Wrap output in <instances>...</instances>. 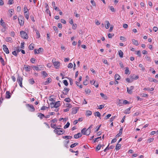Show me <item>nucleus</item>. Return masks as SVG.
Returning a JSON list of instances; mask_svg holds the SVG:
<instances>
[{"mask_svg":"<svg viewBox=\"0 0 158 158\" xmlns=\"http://www.w3.org/2000/svg\"><path fill=\"white\" fill-rule=\"evenodd\" d=\"M38 53L39 54L40 52H42L43 51V49L42 48H40L37 50Z\"/></svg>","mask_w":158,"mask_h":158,"instance_id":"obj_38","label":"nucleus"},{"mask_svg":"<svg viewBox=\"0 0 158 158\" xmlns=\"http://www.w3.org/2000/svg\"><path fill=\"white\" fill-rule=\"evenodd\" d=\"M32 67L34 70L38 71L43 70L44 66V65H37L36 66H32Z\"/></svg>","mask_w":158,"mask_h":158,"instance_id":"obj_2","label":"nucleus"},{"mask_svg":"<svg viewBox=\"0 0 158 158\" xmlns=\"http://www.w3.org/2000/svg\"><path fill=\"white\" fill-rule=\"evenodd\" d=\"M20 34L22 38L24 39H28V35L26 33L23 31H21L20 32Z\"/></svg>","mask_w":158,"mask_h":158,"instance_id":"obj_5","label":"nucleus"},{"mask_svg":"<svg viewBox=\"0 0 158 158\" xmlns=\"http://www.w3.org/2000/svg\"><path fill=\"white\" fill-rule=\"evenodd\" d=\"M63 83L64 85L66 86H67L68 85V83L66 80H64L63 81Z\"/></svg>","mask_w":158,"mask_h":158,"instance_id":"obj_47","label":"nucleus"},{"mask_svg":"<svg viewBox=\"0 0 158 158\" xmlns=\"http://www.w3.org/2000/svg\"><path fill=\"white\" fill-rule=\"evenodd\" d=\"M26 105L27 109L29 111L31 112H34L35 111V107L32 105L27 104Z\"/></svg>","mask_w":158,"mask_h":158,"instance_id":"obj_3","label":"nucleus"},{"mask_svg":"<svg viewBox=\"0 0 158 158\" xmlns=\"http://www.w3.org/2000/svg\"><path fill=\"white\" fill-rule=\"evenodd\" d=\"M0 24L3 27H6L5 24L2 19H1L0 21Z\"/></svg>","mask_w":158,"mask_h":158,"instance_id":"obj_21","label":"nucleus"},{"mask_svg":"<svg viewBox=\"0 0 158 158\" xmlns=\"http://www.w3.org/2000/svg\"><path fill=\"white\" fill-rule=\"evenodd\" d=\"M38 116L41 119H42L43 117H45V115L44 114L41 113H38Z\"/></svg>","mask_w":158,"mask_h":158,"instance_id":"obj_20","label":"nucleus"},{"mask_svg":"<svg viewBox=\"0 0 158 158\" xmlns=\"http://www.w3.org/2000/svg\"><path fill=\"white\" fill-rule=\"evenodd\" d=\"M14 10L13 9H10L8 11L10 14V17H11L12 15V13L13 12Z\"/></svg>","mask_w":158,"mask_h":158,"instance_id":"obj_30","label":"nucleus"},{"mask_svg":"<svg viewBox=\"0 0 158 158\" xmlns=\"http://www.w3.org/2000/svg\"><path fill=\"white\" fill-rule=\"evenodd\" d=\"M93 85L96 87H98V82H96L95 81H94Z\"/></svg>","mask_w":158,"mask_h":158,"instance_id":"obj_51","label":"nucleus"},{"mask_svg":"<svg viewBox=\"0 0 158 158\" xmlns=\"http://www.w3.org/2000/svg\"><path fill=\"white\" fill-rule=\"evenodd\" d=\"M17 53L16 51H15L12 52V54L16 56H17Z\"/></svg>","mask_w":158,"mask_h":158,"instance_id":"obj_55","label":"nucleus"},{"mask_svg":"<svg viewBox=\"0 0 158 158\" xmlns=\"http://www.w3.org/2000/svg\"><path fill=\"white\" fill-rule=\"evenodd\" d=\"M101 147H102V146H101L100 144H98L96 148V151H98L99 150Z\"/></svg>","mask_w":158,"mask_h":158,"instance_id":"obj_33","label":"nucleus"},{"mask_svg":"<svg viewBox=\"0 0 158 158\" xmlns=\"http://www.w3.org/2000/svg\"><path fill=\"white\" fill-rule=\"evenodd\" d=\"M132 42L133 44L135 45L138 46L139 45L138 42L134 39H132Z\"/></svg>","mask_w":158,"mask_h":158,"instance_id":"obj_17","label":"nucleus"},{"mask_svg":"<svg viewBox=\"0 0 158 158\" xmlns=\"http://www.w3.org/2000/svg\"><path fill=\"white\" fill-rule=\"evenodd\" d=\"M154 139V138H151L149 139L148 140V141L149 143H150V142H152V141H153Z\"/></svg>","mask_w":158,"mask_h":158,"instance_id":"obj_63","label":"nucleus"},{"mask_svg":"<svg viewBox=\"0 0 158 158\" xmlns=\"http://www.w3.org/2000/svg\"><path fill=\"white\" fill-rule=\"evenodd\" d=\"M57 118H55L51 120L50 121V122L51 123H54L56 122H57Z\"/></svg>","mask_w":158,"mask_h":158,"instance_id":"obj_46","label":"nucleus"},{"mask_svg":"<svg viewBox=\"0 0 158 158\" xmlns=\"http://www.w3.org/2000/svg\"><path fill=\"white\" fill-rule=\"evenodd\" d=\"M35 59L34 58H31L30 60L31 62L32 63H34V62H35Z\"/></svg>","mask_w":158,"mask_h":158,"instance_id":"obj_64","label":"nucleus"},{"mask_svg":"<svg viewBox=\"0 0 158 158\" xmlns=\"http://www.w3.org/2000/svg\"><path fill=\"white\" fill-rule=\"evenodd\" d=\"M15 34L14 31H12L10 32V35L11 36L14 37V36L15 35Z\"/></svg>","mask_w":158,"mask_h":158,"instance_id":"obj_62","label":"nucleus"},{"mask_svg":"<svg viewBox=\"0 0 158 158\" xmlns=\"http://www.w3.org/2000/svg\"><path fill=\"white\" fill-rule=\"evenodd\" d=\"M70 125V123L69 122H68L64 126V128L66 129L68 128Z\"/></svg>","mask_w":158,"mask_h":158,"instance_id":"obj_42","label":"nucleus"},{"mask_svg":"<svg viewBox=\"0 0 158 158\" xmlns=\"http://www.w3.org/2000/svg\"><path fill=\"white\" fill-rule=\"evenodd\" d=\"M130 77L131 79L134 80H137L139 78V76L138 75H135V74L130 75Z\"/></svg>","mask_w":158,"mask_h":158,"instance_id":"obj_9","label":"nucleus"},{"mask_svg":"<svg viewBox=\"0 0 158 158\" xmlns=\"http://www.w3.org/2000/svg\"><path fill=\"white\" fill-rule=\"evenodd\" d=\"M3 49L4 51L7 54L9 53V50L8 48H7L5 44H3L2 45Z\"/></svg>","mask_w":158,"mask_h":158,"instance_id":"obj_7","label":"nucleus"},{"mask_svg":"<svg viewBox=\"0 0 158 158\" xmlns=\"http://www.w3.org/2000/svg\"><path fill=\"white\" fill-rule=\"evenodd\" d=\"M92 114V112L91 111L88 110L86 111V113L85 114V115L86 116H89L91 115Z\"/></svg>","mask_w":158,"mask_h":158,"instance_id":"obj_19","label":"nucleus"},{"mask_svg":"<svg viewBox=\"0 0 158 158\" xmlns=\"http://www.w3.org/2000/svg\"><path fill=\"white\" fill-rule=\"evenodd\" d=\"M78 145V143H74L71 144L70 146V147L71 148H73L74 147L76 146L77 145Z\"/></svg>","mask_w":158,"mask_h":158,"instance_id":"obj_34","label":"nucleus"},{"mask_svg":"<svg viewBox=\"0 0 158 158\" xmlns=\"http://www.w3.org/2000/svg\"><path fill=\"white\" fill-rule=\"evenodd\" d=\"M111 114H109L105 116V118L106 119H108L111 116Z\"/></svg>","mask_w":158,"mask_h":158,"instance_id":"obj_60","label":"nucleus"},{"mask_svg":"<svg viewBox=\"0 0 158 158\" xmlns=\"http://www.w3.org/2000/svg\"><path fill=\"white\" fill-rule=\"evenodd\" d=\"M131 107H130L125 110L124 113L125 114H129L130 113V109Z\"/></svg>","mask_w":158,"mask_h":158,"instance_id":"obj_18","label":"nucleus"},{"mask_svg":"<svg viewBox=\"0 0 158 158\" xmlns=\"http://www.w3.org/2000/svg\"><path fill=\"white\" fill-rule=\"evenodd\" d=\"M105 23L106 24L105 26V27L106 29H107L109 28V22L108 21H105Z\"/></svg>","mask_w":158,"mask_h":158,"instance_id":"obj_24","label":"nucleus"},{"mask_svg":"<svg viewBox=\"0 0 158 158\" xmlns=\"http://www.w3.org/2000/svg\"><path fill=\"white\" fill-rule=\"evenodd\" d=\"M125 73L126 74H129L130 73L129 69L127 67L126 68V69L125 70Z\"/></svg>","mask_w":158,"mask_h":158,"instance_id":"obj_26","label":"nucleus"},{"mask_svg":"<svg viewBox=\"0 0 158 158\" xmlns=\"http://www.w3.org/2000/svg\"><path fill=\"white\" fill-rule=\"evenodd\" d=\"M121 145L119 143H117L115 149L117 151L119 150L121 148Z\"/></svg>","mask_w":158,"mask_h":158,"instance_id":"obj_22","label":"nucleus"},{"mask_svg":"<svg viewBox=\"0 0 158 158\" xmlns=\"http://www.w3.org/2000/svg\"><path fill=\"white\" fill-rule=\"evenodd\" d=\"M98 139H100V140H101L102 139H101V137L100 136V137H97V138L94 139V143H96V142L98 141H97V140Z\"/></svg>","mask_w":158,"mask_h":158,"instance_id":"obj_49","label":"nucleus"},{"mask_svg":"<svg viewBox=\"0 0 158 158\" xmlns=\"http://www.w3.org/2000/svg\"><path fill=\"white\" fill-rule=\"evenodd\" d=\"M56 124H54L52 123H51V127L53 128V129H56Z\"/></svg>","mask_w":158,"mask_h":158,"instance_id":"obj_44","label":"nucleus"},{"mask_svg":"<svg viewBox=\"0 0 158 158\" xmlns=\"http://www.w3.org/2000/svg\"><path fill=\"white\" fill-rule=\"evenodd\" d=\"M109 8H110V10L111 11L113 12H115V11L114 10V7L113 6H109Z\"/></svg>","mask_w":158,"mask_h":158,"instance_id":"obj_43","label":"nucleus"},{"mask_svg":"<svg viewBox=\"0 0 158 158\" xmlns=\"http://www.w3.org/2000/svg\"><path fill=\"white\" fill-rule=\"evenodd\" d=\"M94 115L95 116H97L98 117H100L101 116V114L99 112H96L95 113Z\"/></svg>","mask_w":158,"mask_h":158,"instance_id":"obj_40","label":"nucleus"},{"mask_svg":"<svg viewBox=\"0 0 158 158\" xmlns=\"http://www.w3.org/2000/svg\"><path fill=\"white\" fill-rule=\"evenodd\" d=\"M53 132L56 134L60 135L64 134L65 131L62 128H58L57 127H56V129L53 130Z\"/></svg>","mask_w":158,"mask_h":158,"instance_id":"obj_1","label":"nucleus"},{"mask_svg":"<svg viewBox=\"0 0 158 158\" xmlns=\"http://www.w3.org/2000/svg\"><path fill=\"white\" fill-rule=\"evenodd\" d=\"M23 80V79L19 75L17 77V81L19 84V86L22 88L23 87V86L22 85Z\"/></svg>","mask_w":158,"mask_h":158,"instance_id":"obj_4","label":"nucleus"},{"mask_svg":"<svg viewBox=\"0 0 158 158\" xmlns=\"http://www.w3.org/2000/svg\"><path fill=\"white\" fill-rule=\"evenodd\" d=\"M10 93L9 91H7L6 92V98L7 99L10 98Z\"/></svg>","mask_w":158,"mask_h":158,"instance_id":"obj_14","label":"nucleus"},{"mask_svg":"<svg viewBox=\"0 0 158 158\" xmlns=\"http://www.w3.org/2000/svg\"><path fill=\"white\" fill-rule=\"evenodd\" d=\"M82 136V134L80 133H78L77 134H75L74 135V137L75 139H78L79 138L81 137Z\"/></svg>","mask_w":158,"mask_h":158,"instance_id":"obj_13","label":"nucleus"},{"mask_svg":"<svg viewBox=\"0 0 158 158\" xmlns=\"http://www.w3.org/2000/svg\"><path fill=\"white\" fill-rule=\"evenodd\" d=\"M90 2L92 5L94 6H96V3L95 1L94 0H91Z\"/></svg>","mask_w":158,"mask_h":158,"instance_id":"obj_59","label":"nucleus"},{"mask_svg":"<svg viewBox=\"0 0 158 158\" xmlns=\"http://www.w3.org/2000/svg\"><path fill=\"white\" fill-rule=\"evenodd\" d=\"M52 6L54 7V9L55 10H58V8L55 6V2H53L52 3Z\"/></svg>","mask_w":158,"mask_h":158,"instance_id":"obj_36","label":"nucleus"},{"mask_svg":"<svg viewBox=\"0 0 158 158\" xmlns=\"http://www.w3.org/2000/svg\"><path fill=\"white\" fill-rule=\"evenodd\" d=\"M34 44H31L29 46V48L30 50H33L34 47Z\"/></svg>","mask_w":158,"mask_h":158,"instance_id":"obj_32","label":"nucleus"},{"mask_svg":"<svg viewBox=\"0 0 158 158\" xmlns=\"http://www.w3.org/2000/svg\"><path fill=\"white\" fill-rule=\"evenodd\" d=\"M86 131L87 135H89L90 134L91 132V130L90 129V128H88L87 130L86 129Z\"/></svg>","mask_w":158,"mask_h":158,"instance_id":"obj_35","label":"nucleus"},{"mask_svg":"<svg viewBox=\"0 0 158 158\" xmlns=\"http://www.w3.org/2000/svg\"><path fill=\"white\" fill-rule=\"evenodd\" d=\"M73 64L72 63H69L68 66V68H71L73 67Z\"/></svg>","mask_w":158,"mask_h":158,"instance_id":"obj_58","label":"nucleus"},{"mask_svg":"<svg viewBox=\"0 0 158 158\" xmlns=\"http://www.w3.org/2000/svg\"><path fill=\"white\" fill-rule=\"evenodd\" d=\"M24 69L27 72L30 71L31 70V67L29 65H24Z\"/></svg>","mask_w":158,"mask_h":158,"instance_id":"obj_12","label":"nucleus"},{"mask_svg":"<svg viewBox=\"0 0 158 158\" xmlns=\"http://www.w3.org/2000/svg\"><path fill=\"white\" fill-rule=\"evenodd\" d=\"M0 60L1 62V63L2 64V65H4L5 64H4V60L1 56H0Z\"/></svg>","mask_w":158,"mask_h":158,"instance_id":"obj_39","label":"nucleus"},{"mask_svg":"<svg viewBox=\"0 0 158 158\" xmlns=\"http://www.w3.org/2000/svg\"><path fill=\"white\" fill-rule=\"evenodd\" d=\"M70 100H71L69 98H66L64 99V101L68 102H70Z\"/></svg>","mask_w":158,"mask_h":158,"instance_id":"obj_52","label":"nucleus"},{"mask_svg":"<svg viewBox=\"0 0 158 158\" xmlns=\"http://www.w3.org/2000/svg\"><path fill=\"white\" fill-rule=\"evenodd\" d=\"M127 92L129 94H131L132 93V90L129 89V88L127 87Z\"/></svg>","mask_w":158,"mask_h":158,"instance_id":"obj_50","label":"nucleus"},{"mask_svg":"<svg viewBox=\"0 0 158 158\" xmlns=\"http://www.w3.org/2000/svg\"><path fill=\"white\" fill-rule=\"evenodd\" d=\"M6 41L8 42L12 43V40L10 37H7L5 39Z\"/></svg>","mask_w":158,"mask_h":158,"instance_id":"obj_15","label":"nucleus"},{"mask_svg":"<svg viewBox=\"0 0 158 158\" xmlns=\"http://www.w3.org/2000/svg\"><path fill=\"white\" fill-rule=\"evenodd\" d=\"M69 90V88H65L62 92V93L64 95H67L68 94Z\"/></svg>","mask_w":158,"mask_h":158,"instance_id":"obj_8","label":"nucleus"},{"mask_svg":"<svg viewBox=\"0 0 158 158\" xmlns=\"http://www.w3.org/2000/svg\"><path fill=\"white\" fill-rule=\"evenodd\" d=\"M66 106L67 107H68L69 108H71L72 107V105L69 103H67L66 104Z\"/></svg>","mask_w":158,"mask_h":158,"instance_id":"obj_53","label":"nucleus"},{"mask_svg":"<svg viewBox=\"0 0 158 158\" xmlns=\"http://www.w3.org/2000/svg\"><path fill=\"white\" fill-rule=\"evenodd\" d=\"M41 74L44 77H47L48 75V73L45 71H42L41 72Z\"/></svg>","mask_w":158,"mask_h":158,"instance_id":"obj_25","label":"nucleus"},{"mask_svg":"<svg viewBox=\"0 0 158 158\" xmlns=\"http://www.w3.org/2000/svg\"><path fill=\"white\" fill-rule=\"evenodd\" d=\"M60 102L59 101L56 102L54 103V105L53 106H54V107L56 108L59 107L60 105Z\"/></svg>","mask_w":158,"mask_h":158,"instance_id":"obj_16","label":"nucleus"},{"mask_svg":"<svg viewBox=\"0 0 158 158\" xmlns=\"http://www.w3.org/2000/svg\"><path fill=\"white\" fill-rule=\"evenodd\" d=\"M18 19V20H23V17L22 15H20L19 16Z\"/></svg>","mask_w":158,"mask_h":158,"instance_id":"obj_48","label":"nucleus"},{"mask_svg":"<svg viewBox=\"0 0 158 158\" xmlns=\"http://www.w3.org/2000/svg\"><path fill=\"white\" fill-rule=\"evenodd\" d=\"M101 125L98 126H97L95 128V129H96V132H97V131H98L99 130V129H100V127L101 126Z\"/></svg>","mask_w":158,"mask_h":158,"instance_id":"obj_56","label":"nucleus"},{"mask_svg":"<svg viewBox=\"0 0 158 158\" xmlns=\"http://www.w3.org/2000/svg\"><path fill=\"white\" fill-rule=\"evenodd\" d=\"M29 83L31 85L35 83V81L33 78L30 79L28 80Z\"/></svg>","mask_w":158,"mask_h":158,"instance_id":"obj_27","label":"nucleus"},{"mask_svg":"<svg viewBox=\"0 0 158 158\" xmlns=\"http://www.w3.org/2000/svg\"><path fill=\"white\" fill-rule=\"evenodd\" d=\"M114 35V34H112L110 33H109L108 35V37L109 38H112V37Z\"/></svg>","mask_w":158,"mask_h":158,"instance_id":"obj_61","label":"nucleus"},{"mask_svg":"<svg viewBox=\"0 0 158 158\" xmlns=\"http://www.w3.org/2000/svg\"><path fill=\"white\" fill-rule=\"evenodd\" d=\"M116 117V116H113L112 117H111L110 118V122H112L114 120V119Z\"/></svg>","mask_w":158,"mask_h":158,"instance_id":"obj_45","label":"nucleus"},{"mask_svg":"<svg viewBox=\"0 0 158 158\" xmlns=\"http://www.w3.org/2000/svg\"><path fill=\"white\" fill-rule=\"evenodd\" d=\"M81 132L84 135H86V128H83L81 131Z\"/></svg>","mask_w":158,"mask_h":158,"instance_id":"obj_31","label":"nucleus"},{"mask_svg":"<svg viewBox=\"0 0 158 158\" xmlns=\"http://www.w3.org/2000/svg\"><path fill=\"white\" fill-rule=\"evenodd\" d=\"M154 88L153 87L151 88H144L143 89L144 90H148L150 91H152L154 90Z\"/></svg>","mask_w":158,"mask_h":158,"instance_id":"obj_23","label":"nucleus"},{"mask_svg":"<svg viewBox=\"0 0 158 158\" xmlns=\"http://www.w3.org/2000/svg\"><path fill=\"white\" fill-rule=\"evenodd\" d=\"M54 60H56L55 59H53L52 60V62L54 66L56 69H57L60 65V63L57 61L54 62Z\"/></svg>","mask_w":158,"mask_h":158,"instance_id":"obj_6","label":"nucleus"},{"mask_svg":"<svg viewBox=\"0 0 158 158\" xmlns=\"http://www.w3.org/2000/svg\"><path fill=\"white\" fill-rule=\"evenodd\" d=\"M77 27V25L76 24H73L72 29H73L75 30L76 29Z\"/></svg>","mask_w":158,"mask_h":158,"instance_id":"obj_57","label":"nucleus"},{"mask_svg":"<svg viewBox=\"0 0 158 158\" xmlns=\"http://www.w3.org/2000/svg\"><path fill=\"white\" fill-rule=\"evenodd\" d=\"M20 26H23L24 24V21L23 20H18Z\"/></svg>","mask_w":158,"mask_h":158,"instance_id":"obj_41","label":"nucleus"},{"mask_svg":"<svg viewBox=\"0 0 158 158\" xmlns=\"http://www.w3.org/2000/svg\"><path fill=\"white\" fill-rule=\"evenodd\" d=\"M28 11V9H27V6H25L23 8V11L24 13H26L27 11Z\"/></svg>","mask_w":158,"mask_h":158,"instance_id":"obj_37","label":"nucleus"},{"mask_svg":"<svg viewBox=\"0 0 158 158\" xmlns=\"http://www.w3.org/2000/svg\"><path fill=\"white\" fill-rule=\"evenodd\" d=\"M88 82L87 79L85 80L83 82V84L85 85H87L88 84Z\"/></svg>","mask_w":158,"mask_h":158,"instance_id":"obj_54","label":"nucleus"},{"mask_svg":"<svg viewBox=\"0 0 158 158\" xmlns=\"http://www.w3.org/2000/svg\"><path fill=\"white\" fill-rule=\"evenodd\" d=\"M118 55L121 58H122L123 56V53L122 51L121 50H119L118 51Z\"/></svg>","mask_w":158,"mask_h":158,"instance_id":"obj_28","label":"nucleus"},{"mask_svg":"<svg viewBox=\"0 0 158 158\" xmlns=\"http://www.w3.org/2000/svg\"><path fill=\"white\" fill-rule=\"evenodd\" d=\"M78 110V109H77V107L73 108L72 109V113L73 114H76L77 113Z\"/></svg>","mask_w":158,"mask_h":158,"instance_id":"obj_11","label":"nucleus"},{"mask_svg":"<svg viewBox=\"0 0 158 158\" xmlns=\"http://www.w3.org/2000/svg\"><path fill=\"white\" fill-rule=\"evenodd\" d=\"M51 78L50 77H49L47 79V80L46 81L44 82L43 83L44 85H48L49 83L51 82Z\"/></svg>","mask_w":158,"mask_h":158,"instance_id":"obj_10","label":"nucleus"},{"mask_svg":"<svg viewBox=\"0 0 158 158\" xmlns=\"http://www.w3.org/2000/svg\"><path fill=\"white\" fill-rule=\"evenodd\" d=\"M114 78L116 80H119L120 79V76L117 74H115Z\"/></svg>","mask_w":158,"mask_h":158,"instance_id":"obj_29","label":"nucleus"}]
</instances>
